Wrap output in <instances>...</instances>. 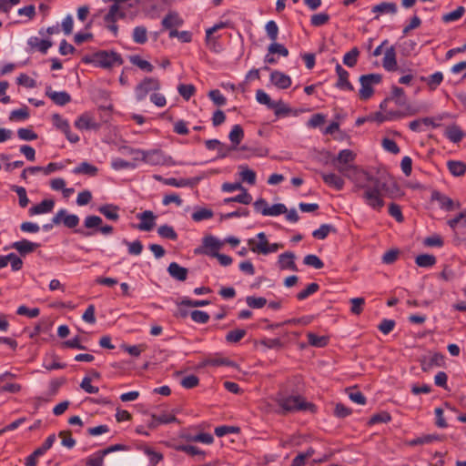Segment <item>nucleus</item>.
Returning <instances> with one entry per match:
<instances>
[{"label":"nucleus","instance_id":"1","mask_svg":"<svg viewBox=\"0 0 466 466\" xmlns=\"http://www.w3.org/2000/svg\"><path fill=\"white\" fill-rule=\"evenodd\" d=\"M350 171V174H346L355 183L354 191L362 189L361 198L364 203L377 212H380L385 205L382 192L391 198L400 194V187L393 180L380 182V178L360 168L351 167Z\"/></svg>","mask_w":466,"mask_h":466},{"label":"nucleus","instance_id":"2","mask_svg":"<svg viewBox=\"0 0 466 466\" xmlns=\"http://www.w3.org/2000/svg\"><path fill=\"white\" fill-rule=\"evenodd\" d=\"M276 402L282 409L284 413L308 410L313 411L315 409L314 404L307 402L304 398L299 395H279L276 398Z\"/></svg>","mask_w":466,"mask_h":466},{"label":"nucleus","instance_id":"3","mask_svg":"<svg viewBox=\"0 0 466 466\" xmlns=\"http://www.w3.org/2000/svg\"><path fill=\"white\" fill-rule=\"evenodd\" d=\"M84 63H95L97 66L110 68L116 65L120 66L124 63L121 56L115 51H99L92 56H85Z\"/></svg>","mask_w":466,"mask_h":466},{"label":"nucleus","instance_id":"4","mask_svg":"<svg viewBox=\"0 0 466 466\" xmlns=\"http://www.w3.org/2000/svg\"><path fill=\"white\" fill-rule=\"evenodd\" d=\"M382 76L380 74L372 73L360 76V89L359 91L360 98L361 100H367L370 98L374 93L373 86L380 84Z\"/></svg>","mask_w":466,"mask_h":466},{"label":"nucleus","instance_id":"5","mask_svg":"<svg viewBox=\"0 0 466 466\" xmlns=\"http://www.w3.org/2000/svg\"><path fill=\"white\" fill-rule=\"evenodd\" d=\"M355 157L356 155L350 149H343L339 152L337 157L333 159L332 164L339 173L349 178V176L345 173L350 174L351 171H350V169L351 167L359 168L350 164L354 161Z\"/></svg>","mask_w":466,"mask_h":466},{"label":"nucleus","instance_id":"6","mask_svg":"<svg viewBox=\"0 0 466 466\" xmlns=\"http://www.w3.org/2000/svg\"><path fill=\"white\" fill-rule=\"evenodd\" d=\"M160 89V82L154 77H145L135 88L137 101L144 100L149 92Z\"/></svg>","mask_w":466,"mask_h":466},{"label":"nucleus","instance_id":"7","mask_svg":"<svg viewBox=\"0 0 466 466\" xmlns=\"http://www.w3.org/2000/svg\"><path fill=\"white\" fill-rule=\"evenodd\" d=\"M53 224L61 222L68 228H75L79 223V218L75 214H67L66 209H60L52 218Z\"/></svg>","mask_w":466,"mask_h":466},{"label":"nucleus","instance_id":"8","mask_svg":"<svg viewBox=\"0 0 466 466\" xmlns=\"http://www.w3.org/2000/svg\"><path fill=\"white\" fill-rule=\"evenodd\" d=\"M127 447L123 444H115L111 445L100 451H98L97 456L95 458H89L86 461V466H103L104 456L111 453L113 451H127Z\"/></svg>","mask_w":466,"mask_h":466},{"label":"nucleus","instance_id":"9","mask_svg":"<svg viewBox=\"0 0 466 466\" xmlns=\"http://www.w3.org/2000/svg\"><path fill=\"white\" fill-rule=\"evenodd\" d=\"M431 200L437 201L439 203V206L441 209H444L446 211H451L455 208H461L460 202H454L451 198H449L446 195H443L440 191L434 190L431 193Z\"/></svg>","mask_w":466,"mask_h":466},{"label":"nucleus","instance_id":"10","mask_svg":"<svg viewBox=\"0 0 466 466\" xmlns=\"http://www.w3.org/2000/svg\"><path fill=\"white\" fill-rule=\"evenodd\" d=\"M254 244H255V240L254 239H249L248 240V245L251 246L250 249L253 252L261 253V254H264V255L277 252L279 248H283L282 244L273 243V244L269 245L268 241L258 242L256 246H252Z\"/></svg>","mask_w":466,"mask_h":466},{"label":"nucleus","instance_id":"11","mask_svg":"<svg viewBox=\"0 0 466 466\" xmlns=\"http://www.w3.org/2000/svg\"><path fill=\"white\" fill-rule=\"evenodd\" d=\"M46 96H48L56 105L65 106L71 101V96L66 91L56 92L50 86L46 87Z\"/></svg>","mask_w":466,"mask_h":466},{"label":"nucleus","instance_id":"12","mask_svg":"<svg viewBox=\"0 0 466 466\" xmlns=\"http://www.w3.org/2000/svg\"><path fill=\"white\" fill-rule=\"evenodd\" d=\"M75 126L76 128L81 130H97L100 127V124L88 114H83L78 116L75 122Z\"/></svg>","mask_w":466,"mask_h":466},{"label":"nucleus","instance_id":"13","mask_svg":"<svg viewBox=\"0 0 466 466\" xmlns=\"http://www.w3.org/2000/svg\"><path fill=\"white\" fill-rule=\"evenodd\" d=\"M137 218L141 222L137 225V228L142 231H150L155 226L156 216L150 210H146L142 213L137 214Z\"/></svg>","mask_w":466,"mask_h":466},{"label":"nucleus","instance_id":"14","mask_svg":"<svg viewBox=\"0 0 466 466\" xmlns=\"http://www.w3.org/2000/svg\"><path fill=\"white\" fill-rule=\"evenodd\" d=\"M444 363V356L440 352H435L431 355L428 359L424 358L420 361L421 370L423 371H429L433 367H441Z\"/></svg>","mask_w":466,"mask_h":466},{"label":"nucleus","instance_id":"15","mask_svg":"<svg viewBox=\"0 0 466 466\" xmlns=\"http://www.w3.org/2000/svg\"><path fill=\"white\" fill-rule=\"evenodd\" d=\"M336 73L338 75V81L336 83V87L339 89H346L349 91H353L354 87L349 81V72L345 70L339 64L336 66Z\"/></svg>","mask_w":466,"mask_h":466},{"label":"nucleus","instance_id":"16","mask_svg":"<svg viewBox=\"0 0 466 466\" xmlns=\"http://www.w3.org/2000/svg\"><path fill=\"white\" fill-rule=\"evenodd\" d=\"M270 82L278 88L286 89L290 86L291 78L280 71L274 70L270 74Z\"/></svg>","mask_w":466,"mask_h":466},{"label":"nucleus","instance_id":"17","mask_svg":"<svg viewBox=\"0 0 466 466\" xmlns=\"http://www.w3.org/2000/svg\"><path fill=\"white\" fill-rule=\"evenodd\" d=\"M184 24L183 19L176 11H169L162 19L161 25L163 29H172L179 27Z\"/></svg>","mask_w":466,"mask_h":466},{"label":"nucleus","instance_id":"18","mask_svg":"<svg viewBox=\"0 0 466 466\" xmlns=\"http://www.w3.org/2000/svg\"><path fill=\"white\" fill-rule=\"evenodd\" d=\"M382 66L387 71H396L398 68L396 51L394 46H390L386 49L384 57L382 60Z\"/></svg>","mask_w":466,"mask_h":466},{"label":"nucleus","instance_id":"19","mask_svg":"<svg viewBox=\"0 0 466 466\" xmlns=\"http://www.w3.org/2000/svg\"><path fill=\"white\" fill-rule=\"evenodd\" d=\"M295 254L293 252L288 251L282 253L279 256V267L280 269H290L292 271H297L298 268L294 261Z\"/></svg>","mask_w":466,"mask_h":466},{"label":"nucleus","instance_id":"20","mask_svg":"<svg viewBox=\"0 0 466 466\" xmlns=\"http://www.w3.org/2000/svg\"><path fill=\"white\" fill-rule=\"evenodd\" d=\"M39 247L40 244L31 242L27 239H22L12 244V248L16 249L22 256L34 252Z\"/></svg>","mask_w":466,"mask_h":466},{"label":"nucleus","instance_id":"21","mask_svg":"<svg viewBox=\"0 0 466 466\" xmlns=\"http://www.w3.org/2000/svg\"><path fill=\"white\" fill-rule=\"evenodd\" d=\"M168 274L178 281H185L187 278L188 270L187 268L181 267L177 262H171L167 267Z\"/></svg>","mask_w":466,"mask_h":466},{"label":"nucleus","instance_id":"22","mask_svg":"<svg viewBox=\"0 0 466 466\" xmlns=\"http://www.w3.org/2000/svg\"><path fill=\"white\" fill-rule=\"evenodd\" d=\"M55 201L53 199H44L39 204L31 207L28 210L30 216L46 214L51 212L54 208Z\"/></svg>","mask_w":466,"mask_h":466},{"label":"nucleus","instance_id":"23","mask_svg":"<svg viewBox=\"0 0 466 466\" xmlns=\"http://www.w3.org/2000/svg\"><path fill=\"white\" fill-rule=\"evenodd\" d=\"M202 243L205 248L203 252L208 256H210V253H218L222 245L221 242L213 236L205 237Z\"/></svg>","mask_w":466,"mask_h":466},{"label":"nucleus","instance_id":"24","mask_svg":"<svg viewBox=\"0 0 466 466\" xmlns=\"http://www.w3.org/2000/svg\"><path fill=\"white\" fill-rule=\"evenodd\" d=\"M97 210L104 215L107 219L117 221L119 219V207L113 204H106L100 206Z\"/></svg>","mask_w":466,"mask_h":466},{"label":"nucleus","instance_id":"25","mask_svg":"<svg viewBox=\"0 0 466 466\" xmlns=\"http://www.w3.org/2000/svg\"><path fill=\"white\" fill-rule=\"evenodd\" d=\"M323 181L329 187L341 190L344 187V180L339 176L334 174V173H322L321 174Z\"/></svg>","mask_w":466,"mask_h":466},{"label":"nucleus","instance_id":"26","mask_svg":"<svg viewBox=\"0 0 466 466\" xmlns=\"http://www.w3.org/2000/svg\"><path fill=\"white\" fill-rule=\"evenodd\" d=\"M28 45L33 48H37L42 54H46L47 50L53 46L49 39H40L37 36H32L28 39Z\"/></svg>","mask_w":466,"mask_h":466},{"label":"nucleus","instance_id":"27","mask_svg":"<svg viewBox=\"0 0 466 466\" xmlns=\"http://www.w3.org/2000/svg\"><path fill=\"white\" fill-rule=\"evenodd\" d=\"M464 132L457 125L449 126L445 130V137L452 143H459L464 137Z\"/></svg>","mask_w":466,"mask_h":466},{"label":"nucleus","instance_id":"28","mask_svg":"<svg viewBox=\"0 0 466 466\" xmlns=\"http://www.w3.org/2000/svg\"><path fill=\"white\" fill-rule=\"evenodd\" d=\"M420 81L426 83L429 89L435 90L443 81V74L441 72H435L429 76H421Z\"/></svg>","mask_w":466,"mask_h":466},{"label":"nucleus","instance_id":"29","mask_svg":"<svg viewBox=\"0 0 466 466\" xmlns=\"http://www.w3.org/2000/svg\"><path fill=\"white\" fill-rule=\"evenodd\" d=\"M98 172V168L88 163V162H82L80 163L77 167H76L74 169H73V173L74 174H84V175H87V176H90V177H95L96 176Z\"/></svg>","mask_w":466,"mask_h":466},{"label":"nucleus","instance_id":"30","mask_svg":"<svg viewBox=\"0 0 466 466\" xmlns=\"http://www.w3.org/2000/svg\"><path fill=\"white\" fill-rule=\"evenodd\" d=\"M447 167L454 177L463 176L466 172V164L459 160H449L447 162Z\"/></svg>","mask_w":466,"mask_h":466},{"label":"nucleus","instance_id":"31","mask_svg":"<svg viewBox=\"0 0 466 466\" xmlns=\"http://www.w3.org/2000/svg\"><path fill=\"white\" fill-rule=\"evenodd\" d=\"M244 137V131L240 125L233 126L229 132L228 138L232 143L233 148L235 149L241 142Z\"/></svg>","mask_w":466,"mask_h":466},{"label":"nucleus","instance_id":"32","mask_svg":"<svg viewBox=\"0 0 466 466\" xmlns=\"http://www.w3.org/2000/svg\"><path fill=\"white\" fill-rule=\"evenodd\" d=\"M141 160L151 164V165H158L161 163L162 155L159 150H152V151H144L142 153Z\"/></svg>","mask_w":466,"mask_h":466},{"label":"nucleus","instance_id":"33","mask_svg":"<svg viewBox=\"0 0 466 466\" xmlns=\"http://www.w3.org/2000/svg\"><path fill=\"white\" fill-rule=\"evenodd\" d=\"M397 5L395 3L382 2L379 5H376L372 7L373 13L380 14H396L397 13Z\"/></svg>","mask_w":466,"mask_h":466},{"label":"nucleus","instance_id":"34","mask_svg":"<svg viewBox=\"0 0 466 466\" xmlns=\"http://www.w3.org/2000/svg\"><path fill=\"white\" fill-rule=\"evenodd\" d=\"M307 337L309 344L313 347L323 348L329 343V337L327 336H318L315 333L309 332Z\"/></svg>","mask_w":466,"mask_h":466},{"label":"nucleus","instance_id":"35","mask_svg":"<svg viewBox=\"0 0 466 466\" xmlns=\"http://www.w3.org/2000/svg\"><path fill=\"white\" fill-rule=\"evenodd\" d=\"M206 366H214V367H219V366H228L233 367L235 366V363L227 359V358H211L207 359L201 363V367Z\"/></svg>","mask_w":466,"mask_h":466},{"label":"nucleus","instance_id":"36","mask_svg":"<svg viewBox=\"0 0 466 466\" xmlns=\"http://www.w3.org/2000/svg\"><path fill=\"white\" fill-rule=\"evenodd\" d=\"M415 262L420 268H431L436 264V257L431 254H420L416 257Z\"/></svg>","mask_w":466,"mask_h":466},{"label":"nucleus","instance_id":"37","mask_svg":"<svg viewBox=\"0 0 466 466\" xmlns=\"http://www.w3.org/2000/svg\"><path fill=\"white\" fill-rule=\"evenodd\" d=\"M133 41L137 44L143 45L147 41V30L143 25L136 26L132 34Z\"/></svg>","mask_w":466,"mask_h":466},{"label":"nucleus","instance_id":"38","mask_svg":"<svg viewBox=\"0 0 466 466\" xmlns=\"http://www.w3.org/2000/svg\"><path fill=\"white\" fill-rule=\"evenodd\" d=\"M441 437L438 434H427L418 438H415L409 441L410 446L429 444L433 441H440Z\"/></svg>","mask_w":466,"mask_h":466},{"label":"nucleus","instance_id":"39","mask_svg":"<svg viewBox=\"0 0 466 466\" xmlns=\"http://www.w3.org/2000/svg\"><path fill=\"white\" fill-rule=\"evenodd\" d=\"M251 201H252V197L248 192L247 189H243V191L236 197L227 198L223 200L224 203L238 202V203H241L244 205H248L251 203Z\"/></svg>","mask_w":466,"mask_h":466},{"label":"nucleus","instance_id":"40","mask_svg":"<svg viewBox=\"0 0 466 466\" xmlns=\"http://www.w3.org/2000/svg\"><path fill=\"white\" fill-rule=\"evenodd\" d=\"M359 56H360L359 48L353 47L348 53H346L344 55L343 63L349 67H353L357 65Z\"/></svg>","mask_w":466,"mask_h":466},{"label":"nucleus","instance_id":"41","mask_svg":"<svg viewBox=\"0 0 466 466\" xmlns=\"http://www.w3.org/2000/svg\"><path fill=\"white\" fill-rule=\"evenodd\" d=\"M330 232H336V228L329 224H322L318 229L312 232L313 238L325 239Z\"/></svg>","mask_w":466,"mask_h":466},{"label":"nucleus","instance_id":"42","mask_svg":"<svg viewBox=\"0 0 466 466\" xmlns=\"http://www.w3.org/2000/svg\"><path fill=\"white\" fill-rule=\"evenodd\" d=\"M158 235L167 239L177 240V234L175 231L174 228L169 225H162L157 228Z\"/></svg>","mask_w":466,"mask_h":466},{"label":"nucleus","instance_id":"43","mask_svg":"<svg viewBox=\"0 0 466 466\" xmlns=\"http://www.w3.org/2000/svg\"><path fill=\"white\" fill-rule=\"evenodd\" d=\"M247 334V331L243 329H236L230 330L226 335V340L228 343H237L240 341Z\"/></svg>","mask_w":466,"mask_h":466},{"label":"nucleus","instance_id":"44","mask_svg":"<svg viewBox=\"0 0 466 466\" xmlns=\"http://www.w3.org/2000/svg\"><path fill=\"white\" fill-rule=\"evenodd\" d=\"M11 190L17 194L19 198V206L21 208H25L29 203L25 188L20 186L13 185L11 187Z\"/></svg>","mask_w":466,"mask_h":466},{"label":"nucleus","instance_id":"45","mask_svg":"<svg viewBox=\"0 0 466 466\" xmlns=\"http://www.w3.org/2000/svg\"><path fill=\"white\" fill-rule=\"evenodd\" d=\"M464 13L465 8L463 6H458L454 11L443 15L442 21L444 23L457 21L464 15Z\"/></svg>","mask_w":466,"mask_h":466},{"label":"nucleus","instance_id":"46","mask_svg":"<svg viewBox=\"0 0 466 466\" xmlns=\"http://www.w3.org/2000/svg\"><path fill=\"white\" fill-rule=\"evenodd\" d=\"M130 62L147 72H152L154 69V66L148 61L142 59L139 56H130Z\"/></svg>","mask_w":466,"mask_h":466},{"label":"nucleus","instance_id":"47","mask_svg":"<svg viewBox=\"0 0 466 466\" xmlns=\"http://www.w3.org/2000/svg\"><path fill=\"white\" fill-rule=\"evenodd\" d=\"M256 99L259 104L267 106L269 109L275 106V101H272L270 96L262 89L257 90Z\"/></svg>","mask_w":466,"mask_h":466},{"label":"nucleus","instance_id":"48","mask_svg":"<svg viewBox=\"0 0 466 466\" xmlns=\"http://www.w3.org/2000/svg\"><path fill=\"white\" fill-rule=\"evenodd\" d=\"M319 289V285L318 283H310L307 286L305 289H302L297 294V299L299 300H304L310 295L316 293Z\"/></svg>","mask_w":466,"mask_h":466},{"label":"nucleus","instance_id":"49","mask_svg":"<svg viewBox=\"0 0 466 466\" xmlns=\"http://www.w3.org/2000/svg\"><path fill=\"white\" fill-rule=\"evenodd\" d=\"M123 243L127 247V250L130 255L138 256L141 254V252L143 250V244L140 240H135L133 242H129V241L124 239Z\"/></svg>","mask_w":466,"mask_h":466},{"label":"nucleus","instance_id":"50","mask_svg":"<svg viewBox=\"0 0 466 466\" xmlns=\"http://www.w3.org/2000/svg\"><path fill=\"white\" fill-rule=\"evenodd\" d=\"M287 212V207L282 203L274 204L263 210V216H279Z\"/></svg>","mask_w":466,"mask_h":466},{"label":"nucleus","instance_id":"51","mask_svg":"<svg viewBox=\"0 0 466 466\" xmlns=\"http://www.w3.org/2000/svg\"><path fill=\"white\" fill-rule=\"evenodd\" d=\"M329 21V15L327 13H319L311 15L310 24L315 27L322 26Z\"/></svg>","mask_w":466,"mask_h":466},{"label":"nucleus","instance_id":"52","mask_svg":"<svg viewBox=\"0 0 466 466\" xmlns=\"http://www.w3.org/2000/svg\"><path fill=\"white\" fill-rule=\"evenodd\" d=\"M270 109L274 110L275 116L278 117L287 116L291 112L290 107L282 100L275 102V106Z\"/></svg>","mask_w":466,"mask_h":466},{"label":"nucleus","instance_id":"53","mask_svg":"<svg viewBox=\"0 0 466 466\" xmlns=\"http://www.w3.org/2000/svg\"><path fill=\"white\" fill-rule=\"evenodd\" d=\"M303 262L307 266L313 267L316 269H320L324 267L323 261L317 255L313 254L307 255L304 258Z\"/></svg>","mask_w":466,"mask_h":466},{"label":"nucleus","instance_id":"54","mask_svg":"<svg viewBox=\"0 0 466 466\" xmlns=\"http://www.w3.org/2000/svg\"><path fill=\"white\" fill-rule=\"evenodd\" d=\"M391 420V416L387 411H382L380 413H376L372 415L369 420L370 425H374L377 423H387Z\"/></svg>","mask_w":466,"mask_h":466},{"label":"nucleus","instance_id":"55","mask_svg":"<svg viewBox=\"0 0 466 466\" xmlns=\"http://www.w3.org/2000/svg\"><path fill=\"white\" fill-rule=\"evenodd\" d=\"M179 95L186 100H188L196 92V88L193 85L180 84L177 86Z\"/></svg>","mask_w":466,"mask_h":466},{"label":"nucleus","instance_id":"56","mask_svg":"<svg viewBox=\"0 0 466 466\" xmlns=\"http://www.w3.org/2000/svg\"><path fill=\"white\" fill-rule=\"evenodd\" d=\"M208 97L212 100V102L218 106H225L227 103V98L221 94L218 89H213L208 92Z\"/></svg>","mask_w":466,"mask_h":466},{"label":"nucleus","instance_id":"57","mask_svg":"<svg viewBox=\"0 0 466 466\" xmlns=\"http://www.w3.org/2000/svg\"><path fill=\"white\" fill-rule=\"evenodd\" d=\"M28 117H29L28 108L26 106H24L22 108L13 110L10 113L9 120L10 121L25 120Z\"/></svg>","mask_w":466,"mask_h":466},{"label":"nucleus","instance_id":"58","mask_svg":"<svg viewBox=\"0 0 466 466\" xmlns=\"http://www.w3.org/2000/svg\"><path fill=\"white\" fill-rule=\"evenodd\" d=\"M268 51L269 54H278L282 56H289V50L287 47H285L283 45L275 42H272L268 47Z\"/></svg>","mask_w":466,"mask_h":466},{"label":"nucleus","instance_id":"59","mask_svg":"<svg viewBox=\"0 0 466 466\" xmlns=\"http://www.w3.org/2000/svg\"><path fill=\"white\" fill-rule=\"evenodd\" d=\"M241 172L240 177L241 179L250 185H254L256 183V173L249 169L248 167H240Z\"/></svg>","mask_w":466,"mask_h":466},{"label":"nucleus","instance_id":"60","mask_svg":"<svg viewBox=\"0 0 466 466\" xmlns=\"http://www.w3.org/2000/svg\"><path fill=\"white\" fill-rule=\"evenodd\" d=\"M265 28H266V32H267L268 38L272 42L277 41L278 35H279V27H278V25L276 24V22L273 20L268 21L266 24Z\"/></svg>","mask_w":466,"mask_h":466},{"label":"nucleus","instance_id":"61","mask_svg":"<svg viewBox=\"0 0 466 466\" xmlns=\"http://www.w3.org/2000/svg\"><path fill=\"white\" fill-rule=\"evenodd\" d=\"M213 211L208 208H200L192 214V219L194 221H202L204 219H209L213 218Z\"/></svg>","mask_w":466,"mask_h":466},{"label":"nucleus","instance_id":"62","mask_svg":"<svg viewBox=\"0 0 466 466\" xmlns=\"http://www.w3.org/2000/svg\"><path fill=\"white\" fill-rule=\"evenodd\" d=\"M17 136L21 140L25 141H32L35 140L38 136L37 134L33 131L31 128H19L17 130Z\"/></svg>","mask_w":466,"mask_h":466},{"label":"nucleus","instance_id":"63","mask_svg":"<svg viewBox=\"0 0 466 466\" xmlns=\"http://www.w3.org/2000/svg\"><path fill=\"white\" fill-rule=\"evenodd\" d=\"M351 308L350 311L352 314L360 315L363 311V306L365 304L364 298H353L350 300Z\"/></svg>","mask_w":466,"mask_h":466},{"label":"nucleus","instance_id":"64","mask_svg":"<svg viewBox=\"0 0 466 466\" xmlns=\"http://www.w3.org/2000/svg\"><path fill=\"white\" fill-rule=\"evenodd\" d=\"M459 223H461L463 227H466V208L455 218L448 220V225L452 229H455Z\"/></svg>","mask_w":466,"mask_h":466}]
</instances>
